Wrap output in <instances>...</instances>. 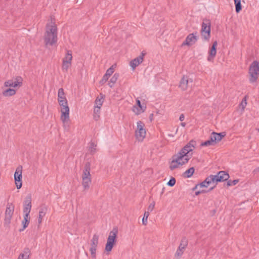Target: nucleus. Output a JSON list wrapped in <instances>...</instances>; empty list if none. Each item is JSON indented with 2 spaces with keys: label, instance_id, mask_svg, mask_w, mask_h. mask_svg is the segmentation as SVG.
<instances>
[{
  "label": "nucleus",
  "instance_id": "nucleus-1",
  "mask_svg": "<svg viewBox=\"0 0 259 259\" xmlns=\"http://www.w3.org/2000/svg\"><path fill=\"white\" fill-rule=\"evenodd\" d=\"M46 32L45 36V42L46 45L53 46L57 41V28L55 22L51 19L50 24H47L46 26Z\"/></svg>",
  "mask_w": 259,
  "mask_h": 259
},
{
  "label": "nucleus",
  "instance_id": "nucleus-2",
  "mask_svg": "<svg viewBox=\"0 0 259 259\" xmlns=\"http://www.w3.org/2000/svg\"><path fill=\"white\" fill-rule=\"evenodd\" d=\"M190 159L188 155L179 151L178 154L172 156V161L169 165L170 170H174L179 167V165H183L187 163Z\"/></svg>",
  "mask_w": 259,
  "mask_h": 259
},
{
  "label": "nucleus",
  "instance_id": "nucleus-3",
  "mask_svg": "<svg viewBox=\"0 0 259 259\" xmlns=\"http://www.w3.org/2000/svg\"><path fill=\"white\" fill-rule=\"evenodd\" d=\"M90 167V162H87L85 163L83 174L82 175V186L84 190L89 189L90 187V184L91 183Z\"/></svg>",
  "mask_w": 259,
  "mask_h": 259
},
{
  "label": "nucleus",
  "instance_id": "nucleus-4",
  "mask_svg": "<svg viewBox=\"0 0 259 259\" xmlns=\"http://www.w3.org/2000/svg\"><path fill=\"white\" fill-rule=\"evenodd\" d=\"M118 229L117 228H114L110 232L109 235L107 238V243L105 245V251L108 252L111 251L115 244L117 240V235Z\"/></svg>",
  "mask_w": 259,
  "mask_h": 259
},
{
  "label": "nucleus",
  "instance_id": "nucleus-5",
  "mask_svg": "<svg viewBox=\"0 0 259 259\" xmlns=\"http://www.w3.org/2000/svg\"><path fill=\"white\" fill-rule=\"evenodd\" d=\"M249 73L250 78L249 79L250 83L256 81L259 75V64L256 60L251 63L249 67Z\"/></svg>",
  "mask_w": 259,
  "mask_h": 259
},
{
  "label": "nucleus",
  "instance_id": "nucleus-6",
  "mask_svg": "<svg viewBox=\"0 0 259 259\" xmlns=\"http://www.w3.org/2000/svg\"><path fill=\"white\" fill-rule=\"evenodd\" d=\"M211 23L209 20L204 19L202 23L201 34L204 40L208 41L210 37Z\"/></svg>",
  "mask_w": 259,
  "mask_h": 259
},
{
  "label": "nucleus",
  "instance_id": "nucleus-7",
  "mask_svg": "<svg viewBox=\"0 0 259 259\" xmlns=\"http://www.w3.org/2000/svg\"><path fill=\"white\" fill-rule=\"evenodd\" d=\"M14 210V205L12 203H8L5 211V218L4 220V225L5 226H9L11 223Z\"/></svg>",
  "mask_w": 259,
  "mask_h": 259
},
{
  "label": "nucleus",
  "instance_id": "nucleus-8",
  "mask_svg": "<svg viewBox=\"0 0 259 259\" xmlns=\"http://www.w3.org/2000/svg\"><path fill=\"white\" fill-rule=\"evenodd\" d=\"M22 166L19 165L16 169L14 174V180L16 187L20 189L22 185Z\"/></svg>",
  "mask_w": 259,
  "mask_h": 259
},
{
  "label": "nucleus",
  "instance_id": "nucleus-9",
  "mask_svg": "<svg viewBox=\"0 0 259 259\" xmlns=\"http://www.w3.org/2000/svg\"><path fill=\"white\" fill-rule=\"evenodd\" d=\"M197 32L190 33L186 38L182 46H191L194 44L198 40V37L196 36Z\"/></svg>",
  "mask_w": 259,
  "mask_h": 259
},
{
  "label": "nucleus",
  "instance_id": "nucleus-10",
  "mask_svg": "<svg viewBox=\"0 0 259 259\" xmlns=\"http://www.w3.org/2000/svg\"><path fill=\"white\" fill-rule=\"evenodd\" d=\"M144 124L141 121L137 122V130L136 131V136L140 141L145 137L146 131L144 128Z\"/></svg>",
  "mask_w": 259,
  "mask_h": 259
},
{
  "label": "nucleus",
  "instance_id": "nucleus-11",
  "mask_svg": "<svg viewBox=\"0 0 259 259\" xmlns=\"http://www.w3.org/2000/svg\"><path fill=\"white\" fill-rule=\"evenodd\" d=\"M31 196L30 195H28L25 199L23 202V212L24 215H29V213L31 209Z\"/></svg>",
  "mask_w": 259,
  "mask_h": 259
},
{
  "label": "nucleus",
  "instance_id": "nucleus-12",
  "mask_svg": "<svg viewBox=\"0 0 259 259\" xmlns=\"http://www.w3.org/2000/svg\"><path fill=\"white\" fill-rule=\"evenodd\" d=\"M61 107V119L63 122L67 121L69 119V108L67 104H64L60 106Z\"/></svg>",
  "mask_w": 259,
  "mask_h": 259
},
{
  "label": "nucleus",
  "instance_id": "nucleus-13",
  "mask_svg": "<svg viewBox=\"0 0 259 259\" xmlns=\"http://www.w3.org/2000/svg\"><path fill=\"white\" fill-rule=\"evenodd\" d=\"M196 145L195 141L192 140L188 142L181 150L182 153L185 154L186 155H188V154L193 150Z\"/></svg>",
  "mask_w": 259,
  "mask_h": 259
},
{
  "label": "nucleus",
  "instance_id": "nucleus-14",
  "mask_svg": "<svg viewBox=\"0 0 259 259\" xmlns=\"http://www.w3.org/2000/svg\"><path fill=\"white\" fill-rule=\"evenodd\" d=\"M218 42L217 40L213 42L212 46L209 48L208 51V56L207 57V60L208 61H212L216 56L217 54V47Z\"/></svg>",
  "mask_w": 259,
  "mask_h": 259
},
{
  "label": "nucleus",
  "instance_id": "nucleus-15",
  "mask_svg": "<svg viewBox=\"0 0 259 259\" xmlns=\"http://www.w3.org/2000/svg\"><path fill=\"white\" fill-rule=\"evenodd\" d=\"M146 109V105L145 103L141 104V101L137 99L136 100V105L134 106L133 111L139 115L144 112Z\"/></svg>",
  "mask_w": 259,
  "mask_h": 259
},
{
  "label": "nucleus",
  "instance_id": "nucleus-16",
  "mask_svg": "<svg viewBox=\"0 0 259 259\" xmlns=\"http://www.w3.org/2000/svg\"><path fill=\"white\" fill-rule=\"evenodd\" d=\"M193 82V80L191 78H190L187 76H183V77L181 78L179 87L183 90L185 91L187 89L188 87L189 86V83H192Z\"/></svg>",
  "mask_w": 259,
  "mask_h": 259
},
{
  "label": "nucleus",
  "instance_id": "nucleus-17",
  "mask_svg": "<svg viewBox=\"0 0 259 259\" xmlns=\"http://www.w3.org/2000/svg\"><path fill=\"white\" fill-rule=\"evenodd\" d=\"M116 66V64H114L107 70L105 74L103 75L102 79L100 81L101 83L104 84L108 80L109 77L113 73Z\"/></svg>",
  "mask_w": 259,
  "mask_h": 259
},
{
  "label": "nucleus",
  "instance_id": "nucleus-18",
  "mask_svg": "<svg viewBox=\"0 0 259 259\" xmlns=\"http://www.w3.org/2000/svg\"><path fill=\"white\" fill-rule=\"evenodd\" d=\"M145 54V53L142 52L139 56L132 60L130 62V66L132 68L133 70H134L137 66L142 62Z\"/></svg>",
  "mask_w": 259,
  "mask_h": 259
},
{
  "label": "nucleus",
  "instance_id": "nucleus-19",
  "mask_svg": "<svg viewBox=\"0 0 259 259\" xmlns=\"http://www.w3.org/2000/svg\"><path fill=\"white\" fill-rule=\"evenodd\" d=\"M225 136L226 133L225 132L218 133L213 132L210 135L215 145L219 142L221 141Z\"/></svg>",
  "mask_w": 259,
  "mask_h": 259
},
{
  "label": "nucleus",
  "instance_id": "nucleus-20",
  "mask_svg": "<svg viewBox=\"0 0 259 259\" xmlns=\"http://www.w3.org/2000/svg\"><path fill=\"white\" fill-rule=\"evenodd\" d=\"M30 255V249L28 247H25L23 250V252L20 254L18 257L19 259H29Z\"/></svg>",
  "mask_w": 259,
  "mask_h": 259
},
{
  "label": "nucleus",
  "instance_id": "nucleus-21",
  "mask_svg": "<svg viewBox=\"0 0 259 259\" xmlns=\"http://www.w3.org/2000/svg\"><path fill=\"white\" fill-rule=\"evenodd\" d=\"M30 217L28 215H24L23 220L22 221L23 227L19 230L20 232L24 231L28 226L30 222Z\"/></svg>",
  "mask_w": 259,
  "mask_h": 259
},
{
  "label": "nucleus",
  "instance_id": "nucleus-22",
  "mask_svg": "<svg viewBox=\"0 0 259 259\" xmlns=\"http://www.w3.org/2000/svg\"><path fill=\"white\" fill-rule=\"evenodd\" d=\"M218 175L221 182L228 180L230 177L229 174L226 171H220L218 172Z\"/></svg>",
  "mask_w": 259,
  "mask_h": 259
},
{
  "label": "nucleus",
  "instance_id": "nucleus-23",
  "mask_svg": "<svg viewBox=\"0 0 259 259\" xmlns=\"http://www.w3.org/2000/svg\"><path fill=\"white\" fill-rule=\"evenodd\" d=\"M195 171V168L194 167H191L188 169L187 170H186L183 174V177L185 178H189L191 177Z\"/></svg>",
  "mask_w": 259,
  "mask_h": 259
},
{
  "label": "nucleus",
  "instance_id": "nucleus-24",
  "mask_svg": "<svg viewBox=\"0 0 259 259\" xmlns=\"http://www.w3.org/2000/svg\"><path fill=\"white\" fill-rule=\"evenodd\" d=\"M2 94L5 97L12 96L16 94V91L14 89L9 88L4 91Z\"/></svg>",
  "mask_w": 259,
  "mask_h": 259
},
{
  "label": "nucleus",
  "instance_id": "nucleus-25",
  "mask_svg": "<svg viewBox=\"0 0 259 259\" xmlns=\"http://www.w3.org/2000/svg\"><path fill=\"white\" fill-rule=\"evenodd\" d=\"M46 207H42L40 208L39 211V218L38 219V224H40L42 222V218L45 215L46 213Z\"/></svg>",
  "mask_w": 259,
  "mask_h": 259
},
{
  "label": "nucleus",
  "instance_id": "nucleus-26",
  "mask_svg": "<svg viewBox=\"0 0 259 259\" xmlns=\"http://www.w3.org/2000/svg\"><path fill=\"white\" fill-rule=\"evenodd\" d=\"M188 239L186 238V237H183L178 248H180V249L184 250L188 245Z\"/></svg>",
  "mask_w": 259,
  "mask_h": 259
},
{
  "label": "nucleus",
  "instance_id": "nucleus-27",
  "mask_svg": "<svg viewBox=\"0 0 259 259\" xmlns=\"http://www.w3.org/2000/svg\"><path fill=\"white\" fill-rule=\"evenodd\" d=\"M119 76V74L118 73H115L114 75L111 77L110 79L108 84L110 86V87L112 88L114 84L116 82L117 79L118 78Z\"/></svg>",
  "mask_w": 259,
  "mask_h": 259
},
{
  "label": "nucleus",
  "instance_id": "nucleus-28",
  "mask_svg": "<svg viewBox=\"0 0 259 259\" xmlns=\"http://www.w3.org/2000/svg\"><path fill=\"white\" fill-rule=\"evenodd\" d=\"M215 144L212 139V137L210 136L208 140H206L201 144V146L207 147L209 146H214Z\"/></svg>",
  "mask_w": 259,
  "mask_h": 259
},
{
  "label": "nucleus",
  "instance_id": "nucleus-29",
  "mask_svg": "<svg viewBox=\"0 0 259 259\" xmlns=\"http://www.w3.org/2000/svg\"><path fill=\"white\" fill-rule=\"evenodd\" d=\"M22 78L21 76H17L15 80H13V87L16 88L17 87H20L22 84Z\"/></svg>",
  "mask_w": 259,
  "mask_h": 259
},
{
  "label": "nucleus",
  "instance_id": "nucleus-30",
  "mask_svg": "<svg viewBox=\"0 0 259 259\" xmlns=\"http://www.w3.org/2000/svg\"><path fill=\"white\" fill-rule=\"evenodd\" d=\"M64 92L63 88L59 89L58 92V101L60 100H67L64 96Z\"/></svg>",
  "mask_w": 259,
  "mask_h": 259
},
{
  "label": "nucleus",
  "instance_id": "nucleus-31",
  "mask_svg": "<svg viewBox=\"0 0 259 259\" xmlns=\"http://www.w3.org/2000/svg\"><path fill=\"white\" fill-rule=\"evenodd\" d=\"M209 178L210 179V181L211 183H215V185L220 182V180L219 177L218 175V173L215 175H211L209 176Z\"/></svg>",
  "mask_w": 259,
  "mask_h": 259
},
{
  "label": "nucleus",
  "instance_id": "nucleus-32",
  "mask_svg": "<svg viewBox=\"0 0 259 259\" xmlns=\"http://www.w3.org/2000/svg\"><path fill=\"white\" fill-rule=\"evenodd\" d=\"M211 183L210 179L209 178V176L207 177L204 181H203L202 183H199V186L200 187H205L207 188L209 184Z\"/></svg>",
  "mask_w": 259,
  "mask_h": 259
},
{
  "label": "nucleus",
  "instance_id": "nucleus-33",
  "mask_svg": "<svg viewBox=\"0 0 259 259\" xmlns=\"http://www.w3.org/2000/svg\"><path fill=\"white\" fill-rule=\"evenodd\" d=\"M235 6V11L237 13H239L242 10V6L241 4V0H234Z\"/></svg>",
  "mask_w": 259,
  "mask_h": 259
},
{
  "label": "nucleus",
  "instance_id": "nucleus-34",
  "mask_svg": "<svg viewBox=\"0 0 259 259\" xmlns=\"http://www.w3.org/2000/svg\"><path fill=\"white\" fill-rule=\"evenodd\" d=\"M99 236L97 234H94L93 238L91 240V246L97 247L98 244Z\"/></svg>",
  "mask_w": 259,
  "mask_h": 259
},
{
  "label": "nucleus",
  "instance_id": "nucleus-35",
  "mask_svg": "<svg viewBox=\"0 0 259 259\" xmlns=\"http://www.w3.org/2000/svg\"><path fill=\"white\" fill-rule=\"evenodd\" d=\"M72 59V52L70 50L67 51L65 56L63 59V61H67L68 62H71Z\"/></svg>",
  "mask_w": 259,
  "mask_h": 259
},
{
  "label": "nucleus",
  "instance_id": "nucleus-36",
  "mask_svg": "<svg viewBox=\"0 0 259 259\" xmlns=\"http://www.w3.org/2000/svg\"><path fill=\"white\" fill-rule=\"evenodd\" d=\"M71 62H68L67 61H63L62 70L67 72L68 68L71 66Z\"/></svg>",
  "mask_w": 259,
  "mask_h": 259
},
{
  "label": "nucleus",
  "instance_id": "nucleus-37",
  "mask_svg": "<svg viewBox=\"0 0 259 259\" xmlns=\"http://www.w3.org/2000/svg\"><path fill=\"white\" fill-rule=\"evenodd\" d=\"M238 182H239L238 180H234L233 181L230 180L228 181V182L227 183V185L228 187L234 186V185H236L238 183Z\"/></svg>",
  "mask_w": 259,
  "mask_h": 259
},
{
  "label": "nucleus",
  "instance_id": "nucleus-38",
  "mask_svg": "<svg viewBox=\"0 0 259 259\" xmlns=\"http://www.w3.org/2000/svg\"><path fill=\"white\" fill-rule=\"evenodd\" d=\"M149 215V212H145L144 217H143V220H142V223H143V225H147V219H148Z\"/></svg>",
  "mask_w": 259,
  "mask_h": 259
},
{
  "label": "nucleus",
  "instance_id": "nucleus-39",
  "mask_svg": "<svg viewBox=\"0 0 259 259\" xmlns=\"http://www.w3.org/2000/svg\"><path fill=\"white\" fill-rule=\"evenodd\" d=\"M176 180L174 177H171L169 181L167 182V185L170 187H173L176 184Z\"/></svg>",
  "mask_w": 259,
  "mask_h": 259
},
{
  "label": "nucleus",
  "instance_id": "nucleus-40",
  "mask_svg": "<svg viewBox=\"0 0 259 259\" xmlns=\"http://www.w3.org/2000/svg\"><path fill=\"white\" fill-rule=\"evenodd\" d=\"M103 100L104 99L103 97H102L101 98H97L95 101L96 104L101 107L102 105Z\"/></svg>",
  "mask_w": 259,
  "mask_h": 259
},
{
  "label": "nucleus",
  "instance_id": "nucleus-41",
  "mask_svg": "<svg viewBox=\"0 0 259 259\" xmlns=\"http://www.w3.org/2000/svg\"><path fill=\"white\" fill-rule=\"evenodd\" d=\"M247 102H246V97H244V98L242 99V102L240 104V106H241L242 109L244 110L245 106H246Z\"/></svg>",
  "mask_w": 259,
  "mask_h": 259
},
{
  "label": "nucleus",
  "instance_id": "nucleus-42",
  "mask_svg": "<svg viewBox=\"0 0 259 259\" xmlns=\"http://www.w3.org/2000/svg\"><path fill=\"white\" fill-rule=\"evenodd\" d=\"M96 248L97 247L91 246V247L90 249V250L91 251V256L93 258L96 257Z\"/></svg>",
  "mask_w": 259,
  "mask_h": 259
},
{
  "label": "nucleus",
  "instance_id": "nucleus-43",
  "mask_svg": "<svg viewBox=\"0 0 259 259\" xmlns=\"http://www.w3.org/2000/svg\"><path fill=\"white\" fill-rule=\"evenodd\" d=\"M184 250L180 249V248H178L176 252L175 256L178 257L181 256L184 252Z\"/></svg>",
  "mask_w": 259,
  "mask_h": 259
},
{
  "label": "nucleus",
  "instance_id": "nucleus-44",
  "mask_svg": "<svg viewBox=\"0 0 259 259\" xmlns=\"http://www.w3.org/2000/svg\"><path fill=\"white\" fill-rule=\"evenodd\" d=\"M5 86L6 87H13V80H9L5 82Z\"/></svg>",
  "mask_w": 259,
  "mask_h": 259
},
{
  "label": "nucleus",
  "instance_id": "nucleus-45",
  "mask_svg": "<svg viewBox=\"0 0 259 259\" xmlns=\"http://www.w3.org/2000/svg\"><path fill=\"white\" fill-rule=\"evenodd\" d=\"M96 145L94 143L92 142L90 144V148L91 149V153L93 154L95 152V147Z\"/></svg>",
  "mask_w": 259,
  "mask_h": 259
},
{
  "label": "nucleus",
  "instance_id": "nucleus-46",
  "mask_svg": "<svg viewBox=\"0 0 259 259\" xmlns=\"http://www.w3.org/2000/svg\"><path fill=\"white\" fill-rule=\"evenodd\" d=\"M154 206H155L154 202H153L152 203H150L148 207V209H147L148 210L147 212H149V213L150 212L152 211L154 207Z\"/></svg>",
  "mask_w": 259,
  "mask_h": 259
},
{
  "label": "nucleus",
  "instance_id": "nucleus-47",
  "mask_svg": "<svg viewBox=\"0 0 259 259\" xmlns=\"http://www.w3.org/2000/svg\"><path fill=\"white\" fill-rule=\"evenodd\" d=\"M100 108L101 107L100 106L97 105L95 106L94 111V114H99L100 112Z\"/></svg>",
  "mask_w": 259,
  "mask_h": 259
},
{
  "label": "nucleus",
  "instance_id": "nucleus-48",
  "mask_svg": "<svg viewBox=\"0 0 259 259\" xmlns=\"http://www.w3.org/2000/svg\"><path fill=\"white\" fill-rule=\"evenodd\" d=\"M58 103H59L60 106H62V105L65 104H67V100H60V101H58Z\"/></svg>",
  "mask_w": 259,
  "mask_h": 259
},
{
  "label": "nucleus",
  "instance_id": "nucleus-49",
  "mask_svg": "<svg viewBox=\"0 0 259 259\" xmlns=\"http://www.w3.org/2000/svg\"><path fill=\"white\" fill-rule=\"evenodd\" d=\"M206 192V191L205 190H202V191H196L195 192V195L196 196H198L199 195H200V194L201 193H204Z\"/></svg>",
  "mask_w": 259,
  "mask_h": 259
},
{
  "label": "nucleus",
  "instance_id": "nucleus-50",
  "mask_svg": "<svg viewBox=\"0 0 259 259\" xmlns=\"http://www.w3.org/2000/svg\"><path fill=\"white\" fill-rule=\"evenodd\" d=\"M100 118L99 114H94V118L95 120H98Z\"/></svg>",
  "mask_w": 259,
  "mask_h": 259
},
{
  "label": "nucleus",
  "instance_id": "nucleus-51",
  "mask_svg": "<svg viewBox=\"0 0 259 259\" xmlns=\"http://www.w3.org/2000/svg\"><path fill=\"white\" fill-rule=\"evenodd\" d=\"M185 119V116H184V115L183 114H182L180 115V117H179V120L181 121H183Z\"/></svg>",
  "mask_w": 259,
  "mask_h": 259
},
{
  "label": "nucleus",
  "instance_id": "nucleus-52",
  "mask_svg": "<svg viewBox=\"0 0 259 259\" xmlns=\"http://www.w3.org/2000/svg\"><path fill=\"white\" fill-rule=\"evenodd\" d=\"M199 186V184H197V185H196L195 186L192 188V191H195V190H196L198 186Z\"/></svg>",
  "mask_w": 259,
  "mask_h": 259
},
{
  "label": "nucleus",
  "instance_id": "nucleus-53",
  "mask_svg": "<svg viewBox=\"0 0 259 259\" xmlns=\"http://www.w3.org/2000/svg\"><path fill=\"white\" fill-rule=\"evenodd\" d=\"M153 114H151L149 116V119L151 121L153 119Z\"/></svg>",
  "mask_w": 259,
  "mask_h": 259
},
{
  "label": "nucleus",
  "instance_id": "nucleus-54",
  "mask_svg": "<svg viewBox=\"0 0 259 259\" xmlns=\"http://www.w3.org/2000/svg\"><path fill=\"white\" fill-rule=\"evenodd\" d=\"M215 187V185L213 187H211V188L208 190V192H209V191H210L214 189V188Z\"/></svg>",
  "mask_w": 259,
  "mask_h": 259
},
{
  "label": "nucleus",
  "instance_id": "nucleus-55",
  "mask_svg": "<svg viewBox=\"0 0 259 259\" xmlns=\"http://www.w3.org/2000/svg\"><path fill=\"white\" fill-rule=\"evenodd\" d=\"M186 123H185V122H182V123H181V125L182 126H183V127H185V126H186Z\"/></svg>",
  "mask_w": 259,
  "mask_h": 259
},
{
  "label": "nucleus",
  "instance_id": "nucleus-56",
  "mask_svg": "<svg viewBox=\"0 0 259 259\" xmlns=\"http://www.w3.org/2000/svg\"><path fill=\"white\" fill-rule=\"evenodd\" d=\"M178 131V127L177 128V131H176V132H177Z\"/></svg>",
  "mask_w": 259,
  "mask_h": 259
},
{
  "label": "nucleus",
  "instance_id": "nucleus-57",
  "mask_svg": "<svg viewBox=\"0 0 259 259\" xmlns=\"http://www.w3.org/2000/svg\"><path fill=\"white\" fill-rule=\"evenodd\" d=\"M257 169L259 171V167L257 168Z\"/></svg>",
  "mask_w": 259,
  "mask_h": 259
},
{
  "label": "nucleus",
  "instance_id": "nucleus-58",
  "mask_svg": "<svg viewBox=\"0 0 259 259\" xmlns=\"http://www.w3.org/2000/svg\"><path fill=\"white\" fill-rule=\"evenodd\" d=\"M258 132H259V128L258 129Z\"/></svg>",
  "mask_w": 259,
  "mask_h": 259
},
{
  "label": "nucleus",
  "instance_id": "nucleus-59",
  "mask_svg": "<svg viewBox=\"0 0 259 259\" xmlns=\"http://www.w3.org/2000/svg\"><path fill=\"white\" fill-rule=\"evenodd\" d=\"M18 259H19V258L18 257Z\"/></svg>",
  "mask_w": 259,
  "mask_h": 259
}]
</instances>
